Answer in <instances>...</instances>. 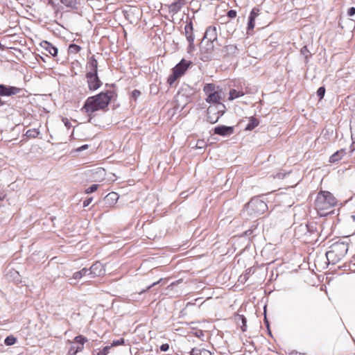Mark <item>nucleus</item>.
<instances>
[{"mask_svg":"<svg viewBox=\"0 0 355 355\" xmlns=\"http://www.w3.org/2000/svg\"><path fill=\"white\" fill-rule=\"evenodd\" d=\"M204 39H207L211 42L215 41L217 39L216 28L214 26L208 27L205 33Z\"/></svg>","mask_w":355,"mask_h":355,"instance_id":"nucleus-14","label":"nucleus"},{"mask_svg":"<svg viewBox=\"0 0 355 355\" xmlns=\"http://www.w3.org/2000/svg\"><path fill=\"white\" fill-rule=\"evenodd\" d=\"M191 64V62L182 59L178 64L175 65L173 69V71L182 76Z\"/></svg>","mask_w":355,"mask_h":355,"instance_id":"nucleus-12","label":"nucleus"},{"mask_svg":"<svg viewBox=\"0 0 355 355\" xmlns=\"http://www.w3.org/2000/svg\"><path fill=\"white\" fill-rule=\"evenodd\" d=\"M16 341L17 339L15 337H14L13 336H10L5 339L4 343L6 345L10 346L14 345L16 343Z\"/></svg>","mask_w":355,"mask_h":355,"instance_id":"nucleus-31","label":"nucleus"},{"mask_svg":"<svg viewBox=\"0 0 355 355\" xmlns=\"http://www.w3.org/2000/svg\"><path fill=\"white\" fill-rule=\"evenodd\" d=\"M240 320L241 321V327L242 329V331H245L246 330V318L243 315H238V318H237L238 322H239Z\"/></svg>","mask_w":355,"mask_h":355,"instance_id":"nucleus-30","label":"nucleus"},{"mask_svg":"<svg viewBox=\"0 0 355 355\" xmlns=\"http://www.w3.org/2000/svg\"><path fill=\"white\" fill-rule=\"evenodd\" d=\"M3 102L2 101V100L0 98V107L3 105Z\"/></svg>","mask_w":355,"mask_h":355,"instance_id":"nucleus-49","label":"nucleus"},{"mask_svg":"<svg viewBox=\"0 0 355 355\" xmlns=\"http://www.w3.org/2000/svg\"><path fill=\"white\" fill-rule=\"evenodd\" d=\"M335 253L342 259L345 256L348 251V245L345 243H336L331 246Z\"/></svg>","mask_w":355,"mask_h":355,"instance_id":"nucleus-11","label":"nucleus"},{"mask_svg":"<svg viewBox=\"0 0 355 355\" xmlns=\"http://www.w3.org/2000/svg\"><path fill=\"white\" fill-rule=\"evenodd\" d=\"M88 67L89 69V72L97 73L98 62L97 60L94 57H92L89 59Z\"/></svg>","mask_w":355,"mask_h":355,"instance_id":"nucleus-22","label":"nucleus"},{"mask_svg":"<svg viewBox=\"0 0 355 355\" xmlns=\"http://www.w3.org/2000/svg\"><path fill=\"white\" fill-rule=\"evenodd\" d=\"M184 2L182 0H178L169 6V12L173 15L177 14L182 8Z\"/></svg>","mask_w":355,"mask_h":355,"instance_id":"nucleus-18","label":"nucleus"},{"mask_svg":"<svg viewBox=\"0 0 355 355\" xmlns=\"http://www.w3.org/2000/svg\"><path fill=\"white\" fill-rule=\"evenodd\" d=\"M325 94V88L324 87H320L318 88L317 91V95L319 96L320 99H322Z\"/></svg>","mask_w":355,"mask_h":355,"instance_id":"nucleus-36","label":"nucleus"},{"mask_svg":"<svg viewBox=\"0 0 355 355\" xmlns=\"http://www.w3.org/2000/svg\"><path fill=\"white\" fill-rule=\"evenodd\" d=\"M98 187V184H92L85 190L86 193H91L97 190Z\"/></svg>","mask_w":355,"mask_h":355,"instance_id":"nucleus-35","label":"nucleus"},{"mask_svg":"<svg viewBox=\"0 0 355 355\" xmlns=\"http://www.w3.org/2000/svg\"><path fill=\"white\" fill-rule=\"evenodd\" d=\"M206 146V142L204 140H198L196 147L198 149H203Z\"/></svg>","mask_w":355,"mask_h":355,"instance_id":"nucleus-34","label":"nucleus"},{"mask_svg":"<svg viewBox=\"0 0 355 355\" xmlns=\"http://www.w3.org/2000/svg\"><path fill=\"white\" fill-rule=\"evenodd\" d=\"M21 91V89L19 87L0 84V96H10L19 94Z\"/></svg>","mask_w":355,"mask_h":355,"instance_id":"nucleus-10","label":"nucleus"},{"mask_svg":"<svg viewBox=\"0 0 355 355\" xmlns=\"http://www.w3.org/2000/svg\"><path fill=\"white\" fill-rule=\"evenodd\" d=\"M234 133V127L219 125L214 128V134L226 137L230 136Z\"/></svg>","mask_w":355,"mask_h":355,"instance_id":"nucleus-13","label":"nucleus"},{"mask_svg":"<svg viewBox=\"0 0 355 355\" xmlns=\"http://www.w3.org/2000/svg\"><path fill=\"white\" fill-rule=\"evenodd\" d=\"M306 229H307L308 230H311V228H312V227H313V226H312V225H307L306 226Z\"/></svg>","mask_w":355,"mask_h":355,"instance_id":"nucleus-48","label":"nucleus"},{"mask_svg":"<svg viewBox=\"0 0 355 355\" xmlns=\"http://www.w3.org/2000/svg\"><path fill=\"white\" fill-rule=\"evenodd\" d=\"M352 140L355 139V135H352Z\"/></svg>","mask_w":355,"mask_h":355,"instance_id":"nucleus-51","label":"nucleus"},{"mask_svg":"<svg viewBox=\"0 0 355 355\" xmlns=\"http://www.w3.org/2000/svg\"><path fill=\"white\" fill-rule=\"evenodd\" d=\"M181 76L176 73L174 71H173V73L168 77V83L170 85H171L178 78Z\"/></svg>","mask_w":355,"mask_h":355,"instance_id":"nucleus-29","label":"nucleus"},{"mask_svg":"<svg viewBox=\"0 0 355 355\" xmlns=\"http://www.w3.org/2000/svg\"><path fill=\"white\" fill-rule=\"evenodd\" d=\"M3 198H4V196H3L2 198L0 197V200H2Z\"/></svg>","mask_w":355,"mask_h":355,"instance_id":"nucleus-52","label":"nucleus"},{"mask_svg":"<svg viewBox=\"0 0 355 355\" xmlns=\"http://www.w3.org/2000/svg\"><path fill=\"white\" fill-rule=\"evenodd\" d=\"M163 279H160L159 281L156 282H154L151 285H150L149 286L147 287V290L150 289V288H152L153 286L159 284Z\"/></svg>","mask_w":355,"mask_h":355,"instance_id":"nucleus-45","label":"nucleus"},{"mask_svg":"<svg viewBox=\"0 0 355 355\" xmlns=\"http://www.w3.org/2000/svg\"><path fill=\"white\" fill-rule=\"evenodd\" d=\"M81 48L78 45H76L75 44H71L69 46V52L70 53L76 54L78 53L80 51Z\"/></svg>","mask_w":355,"mask_h":355,"instance_id":"nucleus-27","label":"nucleus"},{"mask_svg":"<svg viewBox=\"0 0 355 355\" xmlns=\"http://www.w3.org/2000/svg\"><path fill=\"white\" fill-rule=\"evenodd\" d=\"M223 114L224 109L209 106L207 109V121L211 123H215Z\"/></svg>","mask_w":355,"mask_h":355,"instance_id":"nucleus-6","label":"nucleus"},{"mask_svg":"<svg viewBox=\"0 0 355 355\" xmlns=\"http://www.w3.org/2000/svg\"><path fill=\"white\" fill-rule=\"evenodd\" d=\"M87 148V145H84L83 146H81L79 149V150H85Z\"/></svg>","mask_w":355,"mask_h":355,"instance_id":"nucleus-47","label":"nucleus"},{"mask_svg":"<svg viewBox=\"0 0 355 355\" xmlns=\"http://www.w3.org/2000/svg\"><path fill=\"white\" fill-rule=\"evenodd\" d=\"M254 28V19H252V18H248V31L253 30Z\"/></svg>","mask_w":355,"mask_h":355,"instance_id":"nucleus-37","label":"nucleus"},{"mask_svg":"<svg viewBox=\"0 0 355 355\" xmlns=\"http://www.w3.org/2000/svg\"><path fill=\"white\" fill-rule=\"evenodd\" d=\"M110 96L107 93H101L98 95L89 97L85 103L82 110L88 114L107 107L110 101Z\"/></svg>","mask_w":355,"mask_h":355,"instance_id":"nucleus-2","label":"nucleus"},{"mask_svg":"<svg viewBox=\"0 0 355 355\" xmlns=\"http://www.w3.org/2000/svg\"><path fill=\"white\" fill-rule=\"evenodd\" d=\"M259 10L257 8H253L250 13V16L248 18H252L255 20V18L259 15Z\"/></svg>","mask_w":355,"mask_h":355,"instance_id":"nucleus-32","label":"nucleus"},{"mask_svg":"<svg viewBox=\"0 0 355 355\" xmlns=\"http://www.w3.org/2000/svg\"><path fill=\"white\" fill-rule=\"evenodd\" d=\"M169 349V345L168 344H163L160 346V350L162 352H166Z\"/></svg>","mask_w":355,"mask_h":355,"instance_id":"nucleus-43","label":"nucleus"},{"mask_svg":"<svg viewBox=\"0 0 355 355\" xmlns=\"http://www.w3.org/2000/svg\"><path fill=\"white\" fill-rule=\"evenodd\" d=\"M65 6L71 8H76L78 0H60Z\"/></svg>","mask_w":355,"mask_h":355,"instance_id":"nucleus-25","label":"nucleus"},{"mask_svg":"<svg viewBox=\"0 0 355 355\" xmlns=\"http://www.w3.org/2000/svg\"><path fill=\"white\" fill-rule=\"evenodd\" d=\"M230 18H234L236 16V12L234 10H230L227 14Z\"/></svg>","mask_w":355,"mask_h":355,"instance_id":"nucleus-39","label":"nucleus"},{"mask_svg":"<svg viewBox=\"0 0 355 355\" xmlns=\"http://www.w3.org/2000/svg\"><path fill=\"white\" fill-rule=\"evenodd\" d=\"M347 15L349 17L354 16L355 15V8L354 7L349 8L347 11Z\"/></svg>","mask_w":355,"mask_h":355,"instance_id":"nucleus-41","label":"nucleus"},{"mask_svg":"<svg viewBox=\"0 0 355 355\" xmlns=\"http://www.w3.org/2000/svg\"><path fill=\"white\" fill-rule=\"evenodd\" d=\"M88 87L90 90H96L101 85V82L99 80L97 73L87 72L86 73Z\"/></svg>","mask_w":355,"mask_h":355,"instance_id":"nucleus-8","label":"nucleus"},{"mask_svg":"<svg viewBox=\"0 0 355 355\" xmlns=\"http://www.w3.org/2000/svg\"><path fill=\"white\" fill-rule=\"evenodd\" d=\"M88 275L90 278L103 275L105 273V269L103 264L100 262L94 263L89 268Z\"/></svg>","mask_w":355,"mask_h":355,"instance_id":"nucleus-9","label":"nucleus"},{"mask_svg":"<svg viewBox=\"0 0 355 355\" xmlns=\"http://www.w3.org/2000/svg\"><path fill=\"white\" fill-rule=\"evenodd\" d=\"M40 134V132L36 129L33 130H28L26 133V136L29 138H35L38 136Z\"/></svg>","mask_w":355,"mask_h":355,"instance_id":"nucleus-28","label":"nucleus"},{"mask_svg":"<svg viewBox=\"0 0 355 355\" xmlns=\"http://www.w3.org/2000/svg\"><path fill=\"white\" fill-rule=\"evenodd\" d=\"M111 347L110 346H106L105 347L102 351H100L97 355H107L109 350L110 349Z\"/></svg>","mask_w":355,"mask_h":355,"instance_id":"nucleus-38","label":"nucleus"},{"mask_svg":"<svg viewBox=\"0 0 355 355\" xmlns=\"http://www.w3.org/2000/svg\"><path fill=\"white\" fill-rule=\"evenodd\" d=\"M191 355H211V352L200 347H194L190 352Z\"/></svg>","mask_w":355,"mask_h":355,"instance_id":"nucleus-20","label":"nucleus"},{"mask_svg":"<svg viewBox=\"0 0 355 355\" xmlns=\"http://www.w3.org/2000/svg\"><path fill=\"white\" fill-rule=\"evenodd\" d=\"M337 205V200L329 191H321L317 195L315 200V207L320 216H326L334 211V207Z\"/></svg>","mask_w":355,"mask_h":355,"instance_id":"nucleus-1","label":"nucleus"},{"mask_svg":"<svg viewBox=\"0 0 355 355\" xmlns=\"http://www.w3.org/2000/svg\"><path fill=\"white\" fill-rule=\"evenodd\" d=\"M132 96L135 98H137L138 96H140L141 92L139 90H137V89H135V90L132 91Z\"/></svg>","mask_w":355,"mask_h":355,"instance_id":"nucleus-44","label":"nucleus"},{"mask_svg":"<svg viewBox=\"0 0 355 355\" xmlns=\"http://www.w3.org/2000/svg\"><path fill=\"white\" fill-rule=\"evenodd\" d=\"M350 150H351V152L352 153L354 150H355V139L353 140V142L352 144H351L350 146Z\"/></svg>","mask_w":355,"mask_h":355,"instance_id":"nucleus-46","label":"nucleus"},{"mask_svg":"<svg viewBox=\"0 0 355 355\" xmlns=\"http://www.w3.org/2000/svg\"><path fill=\"white\" fill-rule=\"evenodd\" d=\"M346 155V150L345 149H340V150L336 151L330 157H329V162L331 163H335L338 161H340L345 155Z\"/></svg>","mask_w":355,"mask_h":355,"instance_id":"nucleus-17","label":"nucleus"},{"mask_svg":"<svg viewBox=\"0 0 355 355\" xmlns=\"http://www.w3.org/2000/svg\"><path fill=\"white\" fill-rule=\"evenodd\" d=\"M184 34L187 38V42H189V46L187 48V52L189 53H192L195 50L194 46V34H193V27L192 21H190L187 23L184 26Z\"/></svg>","mask_w":355,"mask_h":355,"instance_id":"nucleus-4","label":"nucleus"},{"mask_svg":"<svg viewBox=\"0 0 355 355\" xmlns=\"http://www.w3.org/2000/svg\"><path fill=\"white\" fill-rule=\"evenodd\" d=\"M223 53L225 56L235 55L238 53L237 46L234 44L227 45L223 48Z\"/></svg>","mask_w":355,"mask_h":355,"instance_id":"nucleus-15","label":"nucleus"},{"mask_svg":"<svg viewBox=\"0 0 355 355\" xmlns=\"http://www.w3.org/2000/svg\"><path fill=\"white\" fill-rule=\"evenodd\" d=\"M92 200H93L92 198H87L85 200H84L83 203V207H86L89 206V204L92 202Z\"/></svg>","mask_w":355,"mask_h":355,"instance_id":"nucleus-42","label":"nucleus"},{"mask_svg":"<svg viewBox=\"0 0 355 355\" xmlns=\"http://www.w3.org/2000/svg\"><path fill=\"white\" fill-rule=\"evenodd\" d=\"M268 209L266 203L259 198H254L245 206L243 210L244 216H257L263 214Z\"/></svg>","mask_w":355,"mask_h":355,"instance_id":"nucleus-3","label":"nucleus"},{"mask_svg":"<svg viewBox=\"0 0 355 355\" xmlns=\"http://www.w3.org/2000/svg\"><path fill=\"white\" fill-rule=\"evenodd\" d=\"M259 125V121L257 119L251 117L249 120V123L245 127L246 130H252L254 129Z\"/></svg>","mask_w":355,"mask_h":355,"instance_id":"nucleus-24","label":"nucleus"},{"mask_svg":"<svg viewBox=\"0 0 355 355\" xmlns=\"http://www.w3.org/2000/svg\"><path fill=\"white\" fill-rule=\"evenodd\" d=\"M0 49H3V46L1 44V42H0Z\"/></svg>","mask_w":355,"mask_h":355,"instance_id":"nucleus-50","label":"nucleus"},{"mask_svg":"<svg viewBox=\"0 0 355 355\" xmlns=\"http://www.w3.org/2000/svg\"><path fill=\"white\" fill-rule=\"evenodd\" d=\"M243 92H238L236 89H232L230 92L229 100L232 101L236 98L243 96Z\"/></svg>","mask_w":355,"mask_h":355,"instance_id":"nucleus-26","label":"nucleus"},{"mask_svg":"<svg viewBox=\"0 0 355 355\" xmlns=\"http://www.w3.org/2000/svg\"><path fill=\"white\" fill-rule=\"evenodd\" d=\"M89 270H87V268H83L80 271L74 272L73 274V279L78 280V279H81V278H83L84 277H89V275H88Z\"/></svg>","mask_w":355,"mask_h":355,"instance_id":"nucleus-21","label":"nucleus"},{"mask_svg":"<svg viewBox=\"0 0 355 355\" xmlns=\"http://www.w3.org/2000/svg\"><path fill=\"white\" fill-rule=\"evenodd\" d=\"M326 257L329 263H331L332 264H335L337 262H338L340 259H342L341 257H338V254L337 253H335L334 252V250L331 248V250L327 251L326 252Z\"/></svg>","mask_w":355,"mask_h":355,"instance_id":"nucleus-16","label":"nucleus"},{"mask_svg":"<svg viewBox=\"0 0 355 355\" xmlns=\"http://www.w3.org/2000/svg\"><path fill=\"white\" fill-rule=\"evenodd\" d=\"M106 199L107 200H113V201H116L117 199H118V196H117V193H108L107 196H106Z\"/></svg>","mask_w":355,"mask_h":355,"instance_id":"nucleus-33","label":"nucleus"},{"mask_svg":"<svg viewBox=\"0 0 355 355\" xmlns=\"http://www.w3.org/2000/svg\"><path fill=\"white\" fill-rule=\"evenodd\" d=\"M124 343V339L123 338H121L116 341H113L112 346H118V345H122L123 343Z\"/></svg>","mask_w":355,"mask_h":355,"instance_id":"nucleus-40","label":"nucleus"},{"mask_svg":"<svg viewBox=\"0 0 355 355\" xmlns=\"http://www.w3.org/2000/svg\"><path fill=\"white\" fill-rule=\"evenodd\" d=\"M87 341L85 337L83 336H78L75 338L74 342L71 344L68 351L69 355H76L78 352L83 349V344Z\"/></svg>","mask_w":355,"mask_h":355,"instance_id":"nucleus-5","label":"nucleus"},{"mask_svg":"<svg viewBox=\"0 0 355 355\" xmlns=\"http://www.w3.org/2000/svg\"><path fill=\"white\" fill-rule=\"evenodd\" d=\"M203 91L206 94V95L208 96L211 93H215L217 90L216 89V86L214 84L209 83L206 84L204 86Z\"/></svg>","mask_w":355,"mask_h":355,"instance_id":"nucleus-23","label":"nucleus"},{"mask_svg":"<svg viewBox=\"0 0 355 355\" xmlns=\"http://www.w3.org/2000/svg\"><path fill=\"white\" fill-rule=\"evenodd\" d=\"M223 95V92L222 90L217 89L215 93H211L208 96H207L206 101L209 103H213L214 105L212 106L225 109V105L220 103Z\"/></svg>","mask_w":355,"mask_h":355,"instance_id":"nucleus-7","label":"nucleus"},{"mask_svg":"<svg viewBox=\"0 0 355 355\" xmlns=\"http://www.w3.org/2000/svg\"><path fill=\"white\" fill-rule=\"evenodd\" d=\"M42 46L45 49L48 53H49L53 56H56L58 54V49L53 46L51 43L44 41L42 44Z\"/></svg>","mask_w":355,"mask_h":355,"instance_id":"nucleus-19","label":"nucleus"}]
</instances>
